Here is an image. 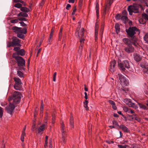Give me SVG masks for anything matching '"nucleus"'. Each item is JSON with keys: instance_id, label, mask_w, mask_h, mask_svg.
Returning <instances> with one entry per match:
<instances>
[{"instance_id": "f257e3e1", "label": "nucleus", "mask_w": 148, "mask_h": 148, "mask_svg": "<svg viewBox=\"0 0 148 148\" xmlns=\"http://www.w3.org/2000/svg\"><path fill=\"white\" fill-rule=\"evenodd\" d=\"M21 95L20 92L15 91L14 92L12 96L9 97L8 100L9 101L12 102L13 104H17L20 101Z\"/></svg>"}, {"instance_id": "f03ea898", "label": "nucleus", "mask_w": 148, "mask_h": 148, "mask_svg": "<svg viewBox=\"0 0 148 148\" xmlns=\"http://www.w3.org/2000/svg\"><path fill=\"white\" fill-rule=\"evenodd\" d=\"M142 6L141 5L139 4H135L133 5H130L128 6L127 10L129 13V14L132 15V13H139V9L140 8H142Z\"/></svg>"}, {"instance_id": "7ed1b4c3", "label": "nucleus", "mask_w": 148, "mask_h": 148, "mask_svg": "<svg viewBox=\"0 0 148 148\" xmlns=\"http://www.w3.org/2000/svg\"><path fill=\"white\" fill-rule=\"evenodd\" d=\"M12 56L16 60L18 66L24 67L25 66V61L22 57L18 56L16 53H13Z\"/></svg>"}, {"instance_id": "20e7f679", "label": "nucleus", "mask_w": 148, "mask_h": 148, "mask_svg": "<svg viewBox=\"0 0 148 148\" xmlns=\"http://www.w3.org/2000/svg\"><path fill=\"white\" fill-rule=\"evenodd\" d=\"M12 29L13 30L14 32L17 34L18 33L26 34L27 33V28L26 27H24L22 29L21 27L14 26L12 27Z\"/></svg>"}, {"instance_id": "39448f33", "label": "nucleus", "mask_w": 148, "mask_h": 148, "mask_svg": "<svg viewBox=\"0 0 148 148\" xmlns=\"http://www.w3.org/2000/svg\"><path fill=\"white\" fill-rule=\"evenodd\" d=\"M61 128L62 135V139L63 143H65L66 141V137H67V134L66 131L64 130L65 125L63 122H62L61 123Z\"/></svg>"}, {"instance_id": "423d86ee", "label": "nucleus", "mask_w": 148, "mask_h": 148, "mask_svg": "<svg viewBox=\"0 0 148 148\" xmlns=\"http://www.w3.org/2000/svg\"><path fill=\"white\" fill-rule=\"evenodd\" d=\"M118 66L123 71H125V68L128 69L130 67L129 63L127 60H124L122 63H119Z\"/></svg>"}, {"instance_id": "0eeeda50", "label": "nucleus", "mask_w": 148, "mask_h": 148, "mask_svg": "<svg viewBox=\"0 0 148 148\" xmlns=\"http://www.w3.org/2000/svg\"><path fill=\"white\" fill-rule=\"evenodd\" d=\"M138 30V29L136 27H130L128 30L126 29V31L129 36L132 38L136 34L135 32Z\"/></svg>"}, {"instance_id": "6e6552de", "label": "nucleus", "mask_w": 148, "mask_h": 148, "mask_svg": "<svg viewBox=\"0 0 148 148\" xmlns=\"http://www.w3.org/2000/svg\"><path fill=\"white\" fill-rule=\"evenodd\" d=\"M118 75L121 84L125 86H127L129 83L128 80L123 75L120 74H118Z\"/></svg>"}, {"instance_id": "1a4fd4ad", "label": "nucleus", "mask_w": 148, "mask_h": 148, "mask_svg": "<svg viewBox=\"0 0 148 148\" xmlns=\"http://www.w3.org/2000/svg\"><path fill=\"white\" fill-rule=\"evenodd\" d=\"M9 102L10 103L9 106L6 107L5 108L7 112L11 114L15 107L14 105L16 104H13L12 102Z\"/></svg>"}, {"instance_id": "9d476101", "label": "nucleus", "mask_w": 148, "mask_h": 148, "mask_svg": "<svg viewBox=\"0 0 148 148\" xmlns=\"http://www.w3.org/2000/svg\"><path fill=\"white\" fill-rule=\"evenodd\" d=\"M84 39L83 38H81L80 40V44L78 51V55L79 57H81L82 54L83 46L84 45Z\"/></svg>"}, {"instance_id": "9b49d317", "label": "nucleus", "mask_w": 148, "mask_h": 148, "mask_svg": "<svg viewBox=\"0 0 148 148\" xmlns=\"http://www.w3.org/2000/svg\"><path fill=\"white\" fill-rule=\"evenodd\" d=\"M12 42L14 46H18L20 47L21 45L20 44L21 40L16 37H13L12 38Z\"/></svg>"}, {"instance_id": "f8f14e48", "label": "nucleus", "mask_w": 148, "mask_h": 148, "mask_svg": "<svg viewBox=\"0 0 148 148\" xmlns=\"http://www.w3.org/2000/svg\"><path fill=\"white\" fill-rule=\"evenodd\" d=\"M125 51L127 53H131L134 51V49L132 46V45H128L124 48Z\"/></svg>"}, {"instance_id": "ddd939ff", "label": "nucleus", "mask_w": 148, "mask_h": 148, "mask_svg": "<svg viewBox=\"0 0 148 148\" xmlns=\"http://www.w3.org/2000/svg\"><path fill=\"white\" fill-rule=\"evenodd\" d=\"M116 63V62L114 60H113L111 62L110 69V70L111 72L113 73L115 71L114 66Z\"/></svg>"}, {"instance_id": "4468645a", "label": "nucleus", "mask_w": 148, "mask_h": 148, "mask_svg": "<svg viewBox=\"0 0 148 148\" xmlns=\"http://www.w3.org/2000/svg\"><path fill=\"white\" fill-rule=\"evenodd\" d=\"M114 0H109V2L108 4H107L106 5L105 11L104 14H105L108 12L109 11V10L110 8V6L111 4L113 2Z\"/></svg>"}, {"instance_id": "2eb2a0df", "label": "nucleus", "mask_w": 148, "mask_h": 148, "mask_svg": "<svg viewBox=\"0 0 148 148\" xmlns=\"http://www.w3.org/2000/svg\"><path fill=\"white\" fill-rule=\"evenodd\" d=\"M134 60L137 62L140 61L142 59V57L137 53H134L133 55Z\"/></svg>"}, {"instance_id": "dca6fc26", "label": "nucleus", "mask_w": 148, "mask_h": 148, "mask_svg": "<svg viewBox=\"0 0 148 148\" xmlns=\"http://www.w3.org/2000/svg\"><path fill=\"white\" fill-rule=\"evenodd\" d=\"M84 28H82L80 32H78L77 31L78 37L79 39L83 37L84 36Z\"/></svg>"}, {"instance_id": "f3484780", "label": "nucleus", "mask_w": 148, "mask_h": 148, "mask_svg": "<svg viewBox=\"0 0 148 148\" xmlns=\"http://www.w3.org/2000/svg\"><path fill=\"white\" fill-rule=\"evenodd\" d=\"M119 127L123 131L126 133H128L130 132V130L125 125H121L119 126Z\"/></svg>"}, {"instance_id": "a211bd4d", "label": "nucleus", "mask_w": 148, "mask_h": 148, "mask_svg": "<svg viewBox=\"0 0 148 148\" xmlns=\"http://www.w3.org/2000/svg\"><path fill=\"white\" fill-rule=\"evenodd\" d=\"M69 125L71 129L73 128L74 127V122L73 118L72 116L71 115L70 118Z\"/></svg>"}, {"instance_id": "6ab92c4d", "label": "nucleus", "mask_w": 148, "mask_h": 148, "mask_svg": "<svg viewBox=\"0 0 148 148\" xmlns=\"http://www.w3.org/2000/svg\"><path fill=\"white\" fill-rule=\"evenodd\" d=\"M99 28L98 24V22H97L95 23V40H96L97 39V34L98 33V29Z\"/></svg>"}, {"instance_id": "aec40b11", "label": "nucleus", "mask_w": 148, "mask_h": 148, "mask_svg": "<svg viewBox=\"0 0 148 148\" xmlns=\"http://www.w3.org/2000/svg\"><path fill=\"white\" fill-rule=\"evenodd\" d=\"M22 84H14V88L16 90H22Z\"/></svg>"}, {"instance_id": "412c9836", "label": "nucleus", "mask_w": 148, "mask_h": 148, "mask_svg": "<svg viewBox=\"0 0 148 148\" xmlns=\"http://www.w3.org/2000/svg\"><path fill=\"white\" fill-rule=\"evenodd\" d=\"M123 41L127 46L132 45V42L131 40L127 38H124Z\"/></svg>"}, {"instance_id": "4be33fe9", "label": "nucleus", "mask_w": 148, "mask_h": 148, "mask_svg": "<svg viewBox=\"0 0 148 148\" xmlns=\"http://www.w3.org/2000/svg\"><path fill=\"white\" fill-rule=\"evenodd\" d=\"M45 124L42 125L40 126L38 130V133L39 134H42L43 133V131L45 129Z\"/></svg>"}, {"instance_id": "5701e85b", "label": "nucleus", "mask_w": 148, "mask_h": 148, "mask_svg": "<svg viewBox=\"0 0 148 148\" xmlns=\"http://www.w3.org/2000/svg\"><path fill=\"white\" fill-rule=\"evenodd\" d=\"M17 16L18 17L22 16L27 17L28 16V15L26 13L23 12H21L17 14Z\"/></svg>"}, {"instance_id": "b1692460", "label": "nucleus", "mask_w": 148, "mask_h": 148, "mask_svg": "<svg viewBox=\"0 0 148 148\" xmlns=\"http://www.w3.org/2000/svg\"><path fill=\"white\" fill-rule=\"evenodd\" d=\"M14 79L15 82V84H22L20 79L19 78L15 77L14 78Z\"/></svg>"}, {"instance_id": "393cba45", "label": "nucleus", "mask_w": 148, "mask_h": 148, "mask_svg": "<svg viewBox=\"0 0 148 148\" xmlns=\"http://www.w3.org/2000/svg\"><path fill=\"white\" fill-rule=\"evenodd\" d=\"M16 54L18 56L19 55L23 56L25 54V51L24 49H22L18 51L17 54Z\"/></svg>"}, {"instance_id": "a878e982", "label": "nucleus", "mask_w": 148, "mask_h": 148, "mask_svg": "<svg viewBox=\"0 0 148 148\" xmlns=\"http://www.w3.org/2000/svg\"><path fill=\"white\" fill-rule=\"evenodd\" d=\"M115 27L116 32L117 34H118L120 32V25L118 23H116L115 24Z\"/></svg>"}, {"instance_id": "bb28decb", "label": "nucleus", "mask_w": 148, "mask_h": 148, "mask_svg": "<svg viewBox=\"0 0 148 148\" xmlns=\"http://www.w3.org/2000/svg\"><path fill=\"white\" fill-rule=\"evenodd\" d=\"M20 10L23 12L25 13L28 12L30 11L29 9L25 7H22L20 9Z\"/></svg>"}, {"instance_id": "cd10ccee", "label": "nucleus", "mask_w": 148, "mask_h": 148, "mask_svg": "<svg viewBox=\"0 0 148 148\" xmlns=\"http://www.w3.org/2000/svg\"><path fill=\"white\" fill-rule=\"evenodd\" d=\"M128 104L129 105V106L132 107L135 109H137L138 108V106L137 105H135L134 103H133L131 102H129V103Z\"/></svg>"}, {"instance_id": "c85d7f7f", "label": "nucleus", "mask_w": 148, "mask_h": 148, "mask_svg": "<svg viewBox=\"0 0 148 148\" xmlns=\"http://www.w3.org/2000/svg\"><path fill=\"white\" fill-rule=\"evenodd\" d=\"M137 103H138L140 108L143 109L145 110H147V107L144 105L138 102H137Z\"/></svg>"}, {"instance_id": "c756f323", "label": "nucleus", "mask_w": 148, "mask_h": 148, "mask_svg": "<svg viewBox=\"0 0 148 148\" xmlns=\"http://www.w3.org/2000/svg\"><path fill=\"white\" fill-rule=\"evenodd\" d=\"M88 101L86 100L84 102V107L86 108V110H88Z\"/></svg>"}, {"instance_id": "7c9ffc66", "label": "nucleus", "mask_w": 148, "mask_h": 148, "mask_svg": "<svg viewBox=\"0 0 148 148\" xmlns=\"http://www.w3.org/2000/svg\"><path fill=\"white\" fill-rule=\"evenodd\" d=\"M128 18L126 16H122L121 20L122 21L123 23H126V21L127 19Z\"/></svg>"}, {"instance_id": "2f4dec72", "label": "nucleus", "mask_w": 148, "mask_h": 148, "mask_svg": "<svg viewBox=\"0 0 148 148\" xmlns=\"http://www.w3.org/2000/svg\"><path fill=\"white\" fill-rule=\"evenodd\" d=\"M17 74L18 75V76L20 77H24L23 73L20 71H17Z\"/></svg>"}, {"instance_id": "473e14b6", "label": "nucleus", "mask_w": 148, "mask_h": 148, "mask_svg": "<svg viewBox=\"0 0 148 148\" xmlns=\"http://www.w3.org/2000/svg\"><path fill=\"white\" fill-rule=\"evenodd\" d=\"M24 34L22 33H18L17 34V36L18 37L23 39L24 37Z\"/></svg>"}, {"instance_id": "72a5a7b5", "label": "nucleus", "mask_w": 148, "mask_h": 148, "mask_svg": "<svg viewBox=\"0 0 148 148\" xmlns=\"http://www.w3.org/2000/svg\"><path fill=\"white\" fill-rule=\"evenodd\" d=\"M99 4L97 3L96 7H95V9L96 10V12L97 13V17L98 16L99 14Z\"/></svg>"}, {"instance_id": "f704fd0d", "label": "nucleus", "mask_w": 148, "mask_h": 148, "mask_svg": "<svg viewBox=\"0 0 148 148\" xmlns=\"http://www.w3.org/2000/svg\"><path fill=\"white\" fill-rule=\"evenodd\" d=\"M19 21L18 18V19H12L10 20V22L11 23H17Z\"/></svg>"}, {"instance_id": "c9c22d12", "label": "nucleus", "mask_w": 148, "mask_h": 148, "mask_svg": "<svg viewBox=\"0 0 148 148\" xmlns=\"http://www.w3.org/2000/svg\"><path fill=\"white\" fill-rule=\"evenodd\" d=\"M22 5L20 3H17L14 5V6L18 8H20L22 7Z\"/></svg>"}, {"instance_id": "e433bc0d", "label": "nucleus", "mask_w": 148, "mask_h": 148, "mask_svg": "<svg viewBox=\"0 0 148 148\" xmlns=\"http://www.w3.org/2000/svg\"><path fill=\"white\" fill-rule=\"evenodd\" d=\"M122 16L121 15L118 14L116 16L115 18L116 20H119L121 19Z\"/></svg>"}, {"instance_id": "4c0bfd02", "label": "nucleus", "mask_w": 148, "mask_h": 148, "mask_svg": "<svg viewBox=\"0 0 148 148\" xmlns=\"http://www.w3.org/2000/svg\"><path fill=\"white\" fill-rule=\"evenodd\" d=\"M144 39L148 44V34H146L144 37Z\"/></svg>"}, {"instance_id": "58836bf2", "label": "nucleus", "mask_w": 148, "mask_h": 148, "mask_svg": "<svg viewBox=\"0 0 148 148\" xmlns=\"http://www.w3.org/2000/svg\"><path fill=\"white\" fill-rule=\"evenodd\" d=\"M118 147L119 148H127V147H128V146L127 145H118Z\"/></svg>"}, {"instance_id": "ea45409f", "label": "nucleus", "mask_w": 148, "mask_h": 148, "mask_svg": "<svg viewBox=\"0 0 148 148\" xmlns=\"http://www.w3.org/2000/svg\"><path fill=\"white\" fill-rule=\"evenodd\" d=\"M132 119H134L136 120L138 122H140L141 121V119L138 117H132Z\"/></svg>"}, {"instance_id": "a19ab883", "label": "nucleus", "mask_w": 148, "mask_h": 148, "mask_svg": "<svg viewBox=\"0 0 148 148\" xmlns=\"http://www.w3.org/2000/svg\"><path fill=\"white\" fill-rule=\"evenodd\" d=\"M7 47H14V45L13 44L12 41V42H9L7 44Z\"/></svg>"}, {"instance_id": "79ce46f5", "label": "nucleus", "mask_w": 148, "mask_h": 148, "mask_svg": "<svg viewBox=\"0 0 148 148\" xmlns=\"http://www.w3.org/2000/svg\"><path fill=\"white\" fill-rule=\"evenodd\" d=\"M77 10L76 6L74 5L73 7V12L72 13V15H74L75 14V12Z\"/></svg>"}, {"instance_id": "37998d69", "label": "nucleus", "mask_w": 148, "mask_h": 148, "mask_svg": "<svg viewBox=\"0 0 148 148\" xmlns=\"http://www.w3.org/2000/svg\"><path fill=\"white\" fill-rule=\"evenodd\" d=\"M143 17L145 19L148 20V15L146 14H144L142 15Z\"/></svg>"}, {"instance_id": "c03bdc74", "label": "nucleus", "mask_w": 148, "mask_h": 148, "mask_svg": "<svg viewBox=\"0 0 148 148\" xmlns=\"http://www.w3.org/2000/svg\"><path fill=\"white\" fill-rule=\"evenodd\" d=\"M20 48L19 47H15L14 48L13 50L17 52L16 54H17L18 51L20 50Z\"/></svg>"}, {"instance_id": "a18cd8bd", "label": "nucleus", "mask_w": 148, "mask_h": 148, "mask_svg": "<svg viewBox=\"0 0 148 148\" xmlns=\"http://www.w3.org/2000/svg\"><path fill=\"white\" fill-rule=\"evenodd\" d=\"M3 111L2 108L0 107V118H1L3 115Z\"/></svg>"}, {"instance_id": "49530a36", "label": "nucleus", "mask_w": 148, "mask_h": 148, "mask_svg": "<svg viewBox=\"0 0 148 148\" xmlns=\"http://www.w3.org/2000/svg\"><path fill=\"white\" fill-rule=\"evenodd\" d=\"M25 135V133H22L21 138V140L23 142L24 141V136Z\"/></svg>"}, {"instance_id": "de8ad7c7", "label": "nucleus", "mask_w": 148, "mask_h": 148, "mask_svg": "<svg viewBox=\"0 0 148 148\" xmlns=\"http://www.w3.org/2000/svg\"><path fill=\"white\" fill-rule=\"evenodd\" d=\"M19 21H27V19L25 18L19 17L18 18Z\"/></svg>"}, {"instance_id": "09e8293b", "label": "nucleus", "mask_w": 148, "mask_h": 148, "mask_svg": "<svg viewBox=\"0 0 148 148\" xmlns=\"http://www.w3.org/2000/svg\"><path fill=\"white\" fill-rule=\"evenodd\" d=\"M112 124L113 125H115L116 126H119V125L118 122L115 121H112Z\"/></svg>"}, {"instance_id": "8fccbe9b", "label": "nucleus", "mask_w": 148, "mask_h": 148, "mask_svg": "<svg viewBox=\"0 0 148 148\" xmlns=\"http://www.w3.org/2000/svg\"><path fill=\"white\" fill-rule=\"evenodd\" d=\"M19 23L21 24V25L23 27H25L27 26V25L23 21H21L19 22Z\"/></svg>"}, {"instance_id": "3c124183", "label": "nucleus", "mask_w": 148, "mask_h": 148, "mask_svg": "<svg viewBox=\"0 0 148 148\" xmlns=\"http://www.w3.org/2000/svg\"><path fill=\"white\" fill-rule=\"evenodd\" d=\"M53 33L52 32L50 33V35H49V38L48 39V41H49V42H50V40L53 36Z\"/></svg>"}, {"instance_id": "603ef678", "label": "nucleus", "mask_w": 148, "mask_h": 148, "mask_svg": "<svg viewBox=\"0 0 148 148\" xmlns=\"http://www.w3.org/2000/svg\"><path fill=\"white\" fill-rule=\"evenodd\" d=\"M123 110L124 111L127 112H128L129 108H128L127 107H124L123 108Z\"/></svg>"}, {"instance_id": "864d4df0", "label": "nucleus", "mask_w": 148, "mask_h": 148, "mask_svg": "<svg viewBox=\"0 0 148 148\" xmlns=\"http://www.w3.org/2000/svg\"><path fill=\"white\" fill-rule=\"evenodd\" d=\"M55 117L54 116H52V123L53 124H54L55 123Z\"/></svg>"}, {"instance_id": "5fc2aeb1", "label": "nucleus", "mask_w": 148, "mask_h": 148, "mask_svg": "<svg viewBox=\"0 0 148 148\" xmlns=\"http://www.w3.org/2000/svg\"><path fill=\"white\" fill-rule=\"evenodd\" d=\"M139 22L140 24H144L145 22L143 21V19H140L139 20Z\"/></svg>"}, {"instance_id": "6e6d98bb", "label": "nucleus", "mask_w": 148, "mask_h": 148, "mask_svg": "<svg viewBox=\"0 0 148 148\" xmlns=\"http://www.w3.org/2000/svg\"><path fill=\"white\" fill-rule=\"evenodd\" d=\"M108 102L110 104H111L112 105L115 103V102L114 101L111 100H109Z\"/></svg>"}, {"instance_id": "4d7b16f0", "label": "nucleus", "mask_w": 148, "mask_h": 148, "mask_svg": "<svg viewBox=\"0 0 148 148\" xmlns=\"http://www.w3.org/2000/svg\"><path fill=\"white\" fill-rule=\"evenodd\" d=\"M136 1H139L142 3L145 2V3L147 4V5L148 6V5H147V2H146V1L145 0H137Z\"/></svg>"}, {"instance_id": "13d9d810", "label": "nucleus", "mask_w": 148, "mask_h": 148, "mask_svg": "<svg viewBox=\"0 0 148 148\" xmlns=\"http://www.w3.org/2000/svg\"><path fill=\"white\" fill-rule=\"evenodd\" d=\"M71 7V5L69 4H67L66 7V9L67 10H69V8H70Z\"/></svg>"}, {"instance_id": "bf43d9fd", "label": "nucleus", "mask_w": 148, "mask_h": 148, "mask_svg": "<svg viewBox=\"0 0 148 148\" xmlns=\"http://www.w3.org/2000/svg\"><path fill=\"white\" fill-rule=\"evenodd\" d=\"M129 113H131V114H133L134 113V110H131L130 109H129V110L128 111V112Z\"/></svg>"}, {"instance_id": "052dcab7", "label": "nucleus", "mask_w": 148, "mask_h": 148, "mask_svg": "<svg viewBox=\"0 0 148 148\" xmlns=\"http://www.w3.org/2000/svg\"><path fill=\"white\" fill-rule=\"evenodd\" d=\"M44 3L45 2L44 0H42L40 4V6L42 7L44 4Z\"/></svg>"}, {"instance_id": "680f3d73", "label": "nucleus", "mask_w": 148, "mask_h": 148, "mask_svg": "<svg viewBox=\"0 0 148 148\" xmlns=\"http://www.w3.org/2000/svg\"><path fill=\"white\" fill-rule=\"evenodd\" d=\"M112 108L114 110H116L117 109V107L115 105V103L114 105H112Z\"/></svg>"}, {"instance_id": "e2e57ef3", "label": "nucleus", "mask_w": 148, "mask_h": 148, "mask_svg": "<svg viewBox=\"0 0 148 148\" xmlns=\"http://www.w3.org/2000/svg\"><path fill=\"white\" fill-rule=\"evenodd\" d=\"M84 94L85 95L84 98L86 100L88 99V95L87 93L86 92H85Z\"/></svg>"}, {"instance_id": "0e129e2a", "label": "nucleus", "mask_w": 148, "mask_h": 148, "mask_svg": "<svg viewBox=\"0 0 148 148\" xmlns=\"http://www.w3.org/2000/svg\"><path fill=\"white\" fill-rule=\"evenodd\" d=\"M122 13L123 15H125L127 14V12L125 10H124L122 12Z\"/></svg>"}, {"instance_id": "69168bd1", "label": "nucleus", "mask_w": 148, "mask_h": 148, "mask_svg": "<svg viewBox=\"0 0 148 148\" xmlns=\"http://www.w3.org/2000/svg\"><path fill=\"white\" fill-rule=\"evenodd\" d=\"M106 142L108 143L109 144H110L111 143H114V142L113 141H108L106 140Z\"/></svg>"}, {"instance_id": "338daca9", "label": "nucleus", "mask_w": 148, "mask_h": 148, "mask_svg": "<svg viewBox=\"0 0 148 148\" xmlns=\"http://www.w3.org/2000/svg\"><path fill=\"white\" fill-rule=\"evenodd\" d=\"M143 71L144 72L146 73L148 71V68H145L143 70Z\"/></svg>"}, {"instance_id": "774afa93", "label": "nucleus", "mask_w": 148, "mask_h": 148, "mask_svg": "<svg viewBox=\"0 0 148 148\" xmlns=\"http://www.w3.org/2000/svg\"><path fill=\"white\" fill-rule=\"evenodd\" d=\"M43 107H44V105H43L42 104H41L40 107V110H42H42H43Z\"/></svg>"}]
</instances>
